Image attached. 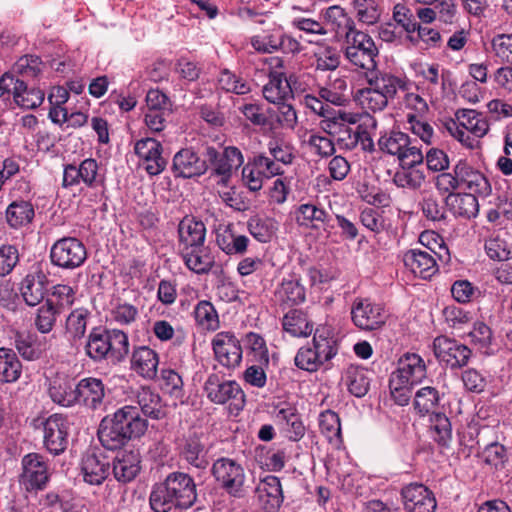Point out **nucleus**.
<instances>
[{"instance_id": "nucleus-44", "label": "nucleus", "mask_w": 512, "mask_h": 512, "mask_svg": "<svg viewBox=\"0 0 512 512\" xmlns=\"http://www.w3.org/2000/svg\"><path fill=\"white\" fill-rule=\"evenodd\" d=\"M90 313L86 309L73 310L66 319L65 333L73 343L80 341L86 332L87 319Z\"/></svg>"}, {"instance_id": "nucleus-55", "label": "nucleus", "mask_w": 512, "mask_h": 512, "mask_svg": "<svg viewBox=\"0 0 512 512\" xmlns=\"http://www.w3.org/2000/svg\"><path fill=\"white\" fill-rule=\"evenodd\" d=\"M358 100L363 108L372 112L384 110L390 100L385 99L381 93H377L368 86L358 91Z\"/></svg>"}, {"instance_id": "nucleus-30", "label": "nucleus", "mask_w": 512, "mask_h": 512, "mask_svg": "<svg viewBox=\"0 0 512 512\" xmlns=\"http://www.w3.org/2000/svg\"><path fill=\"white\" fill-rule=\"evenodd\" d=\"M112 471L117 481L122 483L132 481L140 471L139 454L134 451L118 454L113 461Z\"/></svg>"}, {"instance_id": "nucleus-4", "label": "nucleus", "mask_w": 512, "mask_h": 512, "mask_svg": "<svg viewBox=\"0 0 512 512\" xmlns=\"http://www.w3.org/2000/svg\"><path fill=\"white\" fill-rule=\"evenodd\" d=\"M343 52L345 58L354 66L364 70L376 68L379 50L372 37L354 28L345 33Z\"/></svg>"}, {"instance_id": "nucleus-12", "label": "nucleus", "mask_w": 512, "mask_h": 512, "mask_svg": "<svg viewBox=\"0 0 512 512\" xmlns=\"http://www.w3.org/2000/svg\"><path fill=\"white\" fill-rule=\"evenodd\" d=\"M406 512H435L437 501L434 493L424 484L410 483L401 490Z\"/></svg>"}, {"instance_id": "nucleus-16", "label": "nucleus", "mask_w": 512, "mask_h": 512, "mask_svg": "<svg viewBox=\"0 0 512 512\" xmlns=\"http://www.w3.org/2000/svg\"><path fill=\"white\" fill-rule=\"evenodd\" d=\"M212 346L215 357L222 366L231 369L240 365L242 347L239 340L232 333L220 332L216 334Z\"/></svg>"}, {"instance_id": "nucleus-40", "label": "nucleus", "mask_w": 512, "mask_h": 512, "mask_svg": "<svg viewBox=\"0 0 512 512\" xmlns=\"http://www.w3.org/2000/svg\"><path fill=\"white\" fill-rule=\"evenodd\" d=\"M42 61L35 55H25L18 59L11 70L5 74H12L13 78L23 79L29 82L34 80L42 72Z\"/></svg>"}, {"instance_id": "nucleus-53", "label": "nucleus", "mask_w": 512, "mask_h": 512, "mask_svg": "<svg viewBox=\"0 0 512 512\" xmlns=\"http://www.w3.org/2000/svg\"><path fill=\"white\" fill-rule=\"evenodd\" d=\"M218 84L219 87L226 92H232L238 95H244L250 92L249 84L227 69H224L220 73Z\"/></svg>"}, {"instance_id": "nucleus-37", "label": "nucleus", "mask_w": 512, "mask_h": 512, "mask_svg": "<svg viewBox=\"0 0 512 512\" xmlns=\"http://www.w3.org/2000/svg\"><path fill=\"white\" fill-rule=\"evenodd\" d=\"M367 369L350 365L343 376L344 383L348 391L355 397L361 398L365 396L370 387V378Z\"/></svg>"}, {"instance_id": "nucleus-15", "label": "nucleus", "mask_w": 512, "mask_h": 512, "mask_svg": "<svg viewBox=\"0 0 512 512\" xmlns=\"http://www.w3.org/2000/svg\"><path fill=\"white\" fill-rule=\"evenodd\" d=\"M69 422L67 417L55 413L44 422V444L47 450L59 455L64 452L68 444Z\"/></svg>"}, {"instance_id": "nucleus-58", "label": "nucleus", "mask_w": 512, "mask_h": 512, "mask_svg": "<svg viewBox=\"0 0 512 512\" xmlns=\"http://www.w3.org/2000/svg\"><path fill=\"white\" fill-rule=\"evenodd\" d=\"M295 365L305 371L314 372L323 364L314 347H302L295 356Z\"/></svg>"}, {"instance_id": "nucleus-38", "label": "nucleus", "mask_w": 512, "mask_h": 512, "mask_svg": "<svg viewBox=\"0 0 512 512\" xmlns=\"http://www.w3.org/2000/svg\"><path fill=\"white\" fill-rule=\"evenodd\" d=\"M22 373V364L19 361L14 350L10 348H0V382H16Z\"/></svg>"}, {"instance_id": "nucleus-62", "label": "nucleus", "mask_w": 512, "mask_h": 512, "mask_svg": "<svg viewBox=\"0 0 512 512\" xmlns=\"http://www.w3.org/2000/svg\"><path fill=\"white\" fill-rule=\"evenodd\" d=\"M485 250L492 260L504 261L509 259L510 250L507 242L499 235L491 236L486 240Z\"/></svg>"}, {"instance_id": "nucleus-33", "label": "nucleus", "mask_w": 512, "mask_h": 512, "mask_svg": "<svg viewBox=\"0 0 512 512\" xmlns=\"http://www.w3.org/2000/svg\"><path fill=\"white\" fill-rule=\"evenodd\" d=\"M109 330L102 327H94L88 335L85 351L94 361L109 359Z\"/></svg>"}, {"instance_id": "nucleus-28", "label": "nucleus", "mask_w": 512, "mask_h": 512, "mask_svg": "<svg viewBox=\"0 0 512 512\" xmlns=\"http://www.w3.org/2000/svg\"><path fill=\"white\" fill-rule=\"evenodd\" d=\"M159 364L158 354L147 346L134 349L131 357V368L141 377L153 380L157 376Z\"/></svg>"}, {"instance_id": "nucleus-41", "label": "nucleus", "mask_w": 512, "mask_h": 512, "mask_svg": "<svg viewBox=\"0 0 512 512\" xmlns=\"http://www.w3.org/2000/svg\"><path fill=\"white\" fill-rule=\"evenodd\" d=\"M440 400L441 395L435 387L425 386L415 393L413 406L415 411L423 417L436 412Z\"/></svg>"}, {"instance_id": "nucleus-18", "label": "nucleus", "mask_w": 512, "mask_h": 512, "mask_svg": "<svg viewBox=\"0 0 512 512\" xmlns=\"http://www.w3.org/2000/svg\"><path fill=\"white\" fill-rule=\"evenodd\" d=\"M162 145L154 138H143L135 143V153L146 162V171L150 175L160 174L167 165L162 156Z\"/></svg>"}, {"instance_id": "nucleus-61", "label": "nucleus", "mask_w": 512, "mask_h": 512, "mask_svg": "<svg viewBox=\"0 0 512 512\" xmlns=\"http://www.w3.org/2000/svg\"><path fill=\"white\" fill-rule=\"evenodd\" d=\"M14 345L18 353L26 360H34L39 357V350L35 345L33 336L25 333H17L14 338Z\"/></svg>"}, {"instance_id": "nucleus-32", "label": "nucleus", "mask_w": 512, "mask_h": 512, "mask_svg": "<svg viewBox=\"0 0 512 512\" xmlns=\"http://www.w3.org/2000/svg\"><path fill=\"white\" fill-rule=\"evenodd\" d=\"M296 221L300 226L307 228L319 229L321 227L324 230L327 228H333L330 224L332 217L323 209L313 204H302L297 210Z\"/></svg>"}, {"instance_id": "nucleus-50", "label": "nucleus", "mask_w": 512, "mask_h": 512, "mask_svg": "<svg viewBox=\"0 0 512 512\" xmlns=\"http://www.w3.org/2000/svg\"><path fill=\"white\" fill-rule=\"evenodd\" d=\"M319 427L321 433L332 442L341 440V424L337 413L332 410H326L320 414Z\"/></svg>"}, {"instance_id": "nucleus-13", "label": "nucleus", "mask_w": 512, "mask_h": 512, "mask_svg": "<svg viewBox=\"0 0 512 512\" xmlns=\"http://www.w3.org/2000/svg\"><path fill=\"white\" fill-rule=\"evenodd\" d=\"M435 356L451 368H461L467 365L471 350L464 344L446 336H438L433 341Z\"/></svg>"}, {"instance_id": "nucleus-3", "label": "nucleus", "mask_w": 512, "mask_h": 512, "mask_svg": "<svg viewBox=\"0 0 512 512\" xmlns=\"http://www.w3.org/2000/svg\"><path fill=\"white\" fill-rule=\"evenodd\" d=\"M203 390L212 403L228 404L231 414L238 415L245 406V394L240 385L236 381L225 379L223 374L210 373Z\"/></svg>"}, {"instance_id": "nucleus-54", "label": "nucleus", "mask_w": 512, "mask_h": 512, "mask_svg": "<svg viewBox=\"0 0 512 512\" xmlns=\"http://www.w3.org/2000/svg\"><path fill=\"white\" fill-rule=\"evenodd\" d=\"M316 69L332 71L340 65V52L332 46H324L315 53Z\"/></svg>"}, {"instance_id": "nucleus-11", "label": "nucleus", "mask_w": 512, "mask_h": 512, "mask_svg": "<svg viewBox=\"0 0 512 512\" xmlns=\"http://www.w3.org/2000/svg\"><path fill=\"white\" fill-rule=\"evenodd\" d=\"M351 319L361 330L372 331L385 323V314L379 304L369 299L356 298L351 307Z\"/></svg>"}, {"instance_id": "nucleus-23", "label": "nucleus", "mask_w": 512, "mask_h": 512, "mask_svg": "<svg viewBox=\"0 0 512 512\" xmlns=\"http://www.w3.org/2000/svg\"><path fill=\"white\" fill-rule=\"evenodd\" d=\"M47 284L48 278L41 269L27 274L19 288L24 302L31 307L40 304L45 298Z\"/></svg>"}, {"instance_id": "nucleus-25", "label": "nucleus", "mask_w": 512, "mask_h": 512, "mask_svg": "<svg viewBox=\"0 0 512 512\" xmlns=\"http://www.w3.org/2000/svg\"><path fill=\"white\" fill-rule=\"evenodd\" d=\"M256 495L263 510L277 512L283 502L282 487L278 477H265L256 488Z\"/></svg>"}, {"instance_id": "nucleus-56", "label": "nucleus", "mask_w": 512, "mask_h": 512, "mask_svg": "<svg viewBox=\"0 0 512 512\" xmlns=\"http://www.w3.org/2000/svg\"><path fill=\"white\" fill-rule=\"evenodd\" d=\"M250 234L259 242H269L274 234L273 224L269 219L254 216L248 221Z\"/></svg>"}, {"instance_id": "nucleus-8", "label": "nucleus", "mask_w": 512, "mask_h": 512, "mask_svg": "<svg viewBox=\"0 0 512 512\" xmlns=\"http://www.w3.org/2000/svg\"><path fill=\"white\" fill-rule=\"evenodd\" d=\"M50 259L54 266L72 270L80 267L87 259L85 245L75 237H63L50 249Z\"/></svg>"}, {"instance_id": "nucleus-21", "label": "nucleus", "mask_w": 512, "mask_h": 512, "mask_svg": "<svg viewBox=\"0 0 512 512\" xmlns=\"http://www.w3.org/2000/svg\"><path fill=\"white\" fill-rule=\"evenodd\" d=\"M366 80L368 87L377 93H381L385 99L395 98L398 90H406V82L401 78L387 72H382L373 68L367 70Z\"/></svg>"}, {"instance_id": "nucleus-24", "label": "nucleus", "mask_w": 512, "mask_h": 512, "mask_svg": "<svg viewBox=\"0 0 512 512\" xmlns=\"http://www.w3.org/2000/svg\"><path fill=\"white\" fill-rule=\"evenodd\" d=\"M391 377L398 378L402 383L417 385L426 377V365L419 355L407 353L400 358L398 369Z\"/></svg>"}, {"instance_id": "nucleus-31", "label": "nucleus", "mask_w": 512, "mask_h": 512, "mask_svg": "<svg viewBox=\"0 0 512 512\" xmlns=\"http://www.w3.org/2000/svg\"><path fill=\"white\" fill-rule=\"evenodd\" d=\"M109 469L110 464L103 456L87 454L82 459L84 481L91 485H100L109 475Z\"/></svg>"}, {"instance_id": "nucleus-1", "label": "nucleus", "mask_w": 512, "mask_h": 512, "mask_svg": "<svg viewBox=\"0 0 512 512\" xmlns=\"http://www.w3.org/2000/svg\"><path fill=\"white\" fill-rule=\"evenodd\" d=\"M136 403L138 406L125 405L101 420L97 436L105 449L120 450L144 435L148 427L145 417L160 419L164 416L161 397L149 387L138 390Z\"/></svg>"}, {"instance_id": "nucleus-7", "label": "nucleus", "mask_w": 512, "mask_h": 512, "mask_svg": "<svg viewBox=\"0 0 512 512\" xmlns=\"http://www.w3.org/2000/svg\"><path fill=\"white\" fill-rule=\"evenodd\" d=\"M13 95L15 103L24 109H36L43 101L45 93L30 86L23 79L13 78L12 74H3L0 78V97Z\"/></svg>"}, {"instance_id": "nucleus-63", "label": "nucleus", "mask_w": 512, "mask_h": 512, "mask_svg": "<svg viewBox=\"0 0 512 512\" xmlns=\"http://www.w3.org/2000/svg\"><path fill=\"white\" fill-rule=\"evenodd\" d=\"M147 111H166L172 113V103L159 89H150L146 95Z\"/></svg>"}, {"instance_id": "nucleus-34", "label": "nucleus", "mask_w": 512, "mask_h": 512, "mask_svg": "<svg viewBox=\"0 0 512 512\" xmlns=\"http://www.w3.org/2000/svg\"><path fill=\"white\" fill-rule=\"evenodd\" d=\"M446 205L454 215L468 219L476 217L479 211L478 200L473 193H450L446 197Z\"/></svg>"}, {"instance_id": "nucleus-20", "label": "nucleus", "mask_w": 512, "mask_h": 512, "mask_svg": "<svg viewBox=\"0 0 512 512\" xmlns=\"http://www.w3.org/2000/svg\"><path fill=\"white\" fill-rule=\"evenodd\" d=\"M205 159H201L191 149H182L173 158L172 171L175 177L192 178L200 176L207 171Z\"/></svg>"}, {"instance_id": "nucleus-35", "label": "nucleus", "mask_w": 512, "mask_h": 512, "mask_svg": "<svg viewBox=\"0 0 512 512\" xmlns=\"http://www.w3.org/2000/svg\"><path fill=\"white\" fill-rule=\"evenodd\" d=\"M186 266L197 274L208 273L214 265V257L204 245L180 252Z\"/></svg>"}, {"instance_id": "nucleus-39", "label": "nucleus", "mask_w": 512, "mask_h": 512, "mask_svg": "<svg viewBox=\"0 0 512 512\" xmlns=\"http://www.w3.org/2000/svg\"><path fill=\"white\" fill-rule=\"evenodd\" d=\"M283 329L295 337H306L313 331V325L300 309H291L283 317Z\"/></svg>"}, {"instance_id": "nucleus-19", "label": "nucleus", "mask_w": 512, "mask_h": 512, "mask_svg": "<svg viewBox=\"0 0 512 512\" xmlns=\"http://www.w3.org/2000/svg\"><path fill=\"white\" fill-rule=\"evenodd\" d=\"M459 180L460 189L469 190V193L488 196L491 185L488 179L478 170L471 167L466 161L460 160L453 168Z\"/></svg>"}, {"instance_id": "nucleus-14", "label": "nucleus", "mask_w": 512, "mask_h": 512, "mask_svg": "<svg viewBox=\"0 0 512 512\" xmlns=\"http://www.w3.org/2000/svg\"><path fill=\"white\" fill-rule=\"evenodd\" d=\"M77 393L78 404L97 411L105 407L110 390L100 378L86 377L77 383Z\"/></svg>"}, {"instance_id": "nucleus-5", "label": "nucleus", "mask_w": 512, "mask_h": 512, "mask_svg": "<svg viewBox=\"0 0 512 512\" xmlns=\"http://www.w3.org/2000/svg\"><path fill=\"white\" fill-rule=\"evenodd\" d=\"M211 474L221 489L233 497L244 495L246 475L244 468L236 460L221 457L211 468Z\"/></svg>"}, {"instance_id": "nucleus-45", "label": "nucleus", "mask_w": 512, "mask_h": 512, "mask_svg": "<svg viewBox=\"0 0 512 512\" xmlns=\"http://www.w3.org/2000/svg\"><path fill=\"white\" fill-rule=\"evenodd\" d=\"M61 313L52 298H47L36 313L34 320L35 327L40 333L46 334L52 331L58 315Z\"/></svg>"}, {"instance_id": "nucleus-64", "label": "nucleus", "mask_w": 512, "mask_h": 512, "mask_svg": "<svg viewBox=\"0 0 512 512\" xmlns=\"http://www.w3.org/2000/svg\"><path fill=\"white\" fill-rule=\"evenodd\" d=\"M161 378L164 389L175 398L183 397V380L181 376L172 369H163Z\"/></svg>"}, {"instance_id": "nucleus-36", "label": "nucleus", "mask_w": 512, "mask_h": 512, "mask_svg": "<svg viewBox=\"0 0 512 512\" xmlns=\"http://www.w3.org/2000/svg\"><path fill=\"white\" fill-rule=\"evenodd\" d=\"M5 216L7 224L13 229H18L32 222L35 211L29 201L16 200L8 205Z\"/></svg>"}, {"instance_id": "nucleus-46", "label": "nucleus", "mask_w": 512, "mask_h": 512, "mask_svg": "<svg viewBox=\"0 0 512 512\" xmlns=\"http://www.w3.org/2000/svg\"><path fill=\"white\" fill-rule=\"evenodd\" d=\"M77 394V385L73 388L68 381L54 382L49 388L52 401L64 407L78 404Z\"/></svg>"}, {"instance_id": "nucleus-51", "label": "nucleus", "mask_w": 512, "mask_h": 512, "mask_svg": "<svg viewBox=\"0 0 512 512\" xmlns=\"http://www.w3.org/2000/svg\"><path fill=\"white\" fill-rule=\"evenodd\" d=\"M195 319L199 325L209 330L219 327V319L216 309L209 301H200L194 310Z\"/></svg>"}, {"instance_id": "nucleus-57", "label": "nucleus", "mask_w": 512, "mask_h": 512, "mask_svg": "<svg viewBox=\"0 0 512 512\" xmlns=\"http://www.w3.org/2000/svg\"><path fill=\"white\" fill-rule=\"evenodd\" d=\"M281 32L279 30L272 33H263L251 38L253 48L261 53H272L279 50Z\"/></svg>"}, {"instance_id": "nucleus-26", "label": "nucleus", "mask_w": 512, "mask_h": 512, "mask_svg": "<svg viewBox=\"0 0 512 512\" xmlns=\"http://www.w3.org/2000/svg\"><path fill=\"white\" fill-rule=\"evenodd\" d=\"M427 250L411 249L404 254V264L411 272L423 279H428L433 276L437 270V263L432 255L434 251L429 248Z\"/></svg>"}, {"instance_id": "nucleus-52", "label": "nucleus", "mask_w": 512, "mask_h": 512, "mask_svg": "<svg viewBox=\"0 0 512 512\" xmlns=\"http://www.w3.org/2000/svg\"><path fill=\"white\" fill-rule=\"evenodd\" d=\"M353 6L358 21L363 24H375L381 15L378 4L375 0H354Z\"/></svg>"}, {"instance_id": "nucleus-2", "label": "nucleus", "mask_w": 512, "mask_h": 512, "mask_svg": "<svg viewBox=\"0 0 512 512\" xmlns=\"http://www.w3.org/2000/svg\"><path fill=\"white\" fill-rule=\"evenodd\" d=\"M154 512L189 509L197 501L194 479L184 472H171L164 481L156 483L149 497Z\"/></svg>"}, {"instance_id": "nucleus-47", "label": "nucleus", "mask_w": 512, "mask_h": 512, "mask_svg": "<svg viewBox=\"0 0 512 512\" xmlns=\"http://www.w3.org/2000/svg\"><path fill=\"white\" fill-rule=\"evenodd\" d=\"M430 428L433 431V439L442 446H447L452 437V429L449 418L441 412L430 414Z\"/></svg>"}, {"instance_id": "nucleus-10", "label": "nucleus", "mask_w": 512, "mask_h": 512, "mask_svg": "<svg viewBox=\"0 0 512 512\" xmlns=\"http://www.w3.org/2000/svg\"><path fill=\"white\" fill-rule=\"evenodd\" d=\"M206 164L210 165L213 173L221 176V182L226 184L232 176L234 170L243 164V155L241 151L234 146L226 147L219 152L215 147L207 146L204 152Z\"/></svg>"}, {"instance_id": "nucleus-49", "label": "nucleus", "mask_w": 512, "mask_h": 512, "mask_svg": "<svg viewBox=\"0 0 512 512\" xmlns=\"http://www.w3.org/2000/svg\"><path fill=\"white\" fill-rule=\"evenodd\" d=\"M109 359L122 361L129 353V340L126 333L118 329L109 330Z\"/></svg>"}, {"instance_id": "nucleus-59", "label": "nucleus", "mask_w": 512, "mask_h": 512, "mask_svg": "<svg viewBox=\"0 0 512 512\" xmlns=\"http://www.w3.org/2000/svg\"><path fill=\"white\" fill-rule=\"evenodd\" d=\"M78 170L81 173V181L88 187L93 188L102 183V179L98 174L99 166L95 159L87 158L83 160Z\"/></svg>"}, {"instance_id": "nucleus-48", "label": "nucleus", "mask_w": 512, "mask_h": 512, "mask_svg": "<svg viewBox=\"0 0 512 512\" xmlns=\"http://www.w3.org/2000/svg\"><path fill=\"white\" fill-rule=\"evenodd\" d=\"M325 18L328 23L334 26L336 33L343 36H345V33L356 28L354 20L340 6H330L327 8Z\"/></svg>"}, {"instance_id": "nucleus-17", "label": "nucleus", "mask_w": 512, "mask_h": 512, "mask_svg": "<svg viewBox=\"0 0 512 512\" xmlns=\"http://www.w3.org/2000/svg\"><path fill=\"white\" fill-rule=\"evenodd\" d=\"M202 435L192 432L184 437L179 444V457L197 469H206L209 465L208 449Z\"/></svg>"}, {"instance_id": "nucleus-43", "label": "nucleus", "mask_w": 512, "mask_h": 512, "mask_svg": "<svg viewBox=\"0 0 512 512\" xmlns=\"http://www.w3.org/2000/svg\"><path fill=\"white\" fill-rule=\"evenodd\" d=\"M419 165H401V169L396 171L393 176L395 185L400 188L419 189L426 178L423 170L418 168Z\"/></svg>"}, {"instance_id": "nucleus-29", "label": "nucleus", "mask_w": 512, "mask_h": 512, "mask_svg": "<svg viewBox=\"0 0 512 512\" xmlns=\"http://www.w3.org/2000/svg\"><path fill=\"white\" fill-rule=\"evenodd\" d=\"M275 297L279 306L284 310L305 301V288L297 278L283 279L275 292Z\"/></svg>"}, {"instance_id": "nucleus-9", "label": "nucleus", "mask_w": 512, "mask_h": 512, "mask_svg": "<svg viewBox=\"0 0 512 512\" xmlns=\"http://www.w3.org/2000/svg\"><path fill=\"white\" fill-rule=\"evenodd\" d=\"M22 473L19 482L26 491L43 490L50 479V471L45 457L39 453H29L22 458Z\"/></svg>"}, {"instance_id": "nucleus-60", "label": "nucleus", "mask_w": 512, "mask_h": 512, "mask_svg": "<svg viewBox=\"0 0 512 512\" xmlns=\"http://www.w3.org/2000/svg\"><path fill=\"white\" fill-rule=\"evenodd\" d=\"M495 56L502 62L512 64V34L496 35L491 42Z\"/></svg>"}, {"instance_id": "nucleus-22", "label": "nucleus", "mask_w": 512, "mask_h": 512, "mask_svg": "<svg viewBox=\"0 0 512 512\" xmlns=\"http://www.w3.org/2000/svg\"><path fill=\"white\" fill-rule=\"evenodd\" d=\"M179 251H186L204 245L205 224L193 217H184L178 225Z\"/></svg>"}, {"instance_id": "nucleus-6", "label": "nucleus", "mask_w": 512, "mask_h": 512, "mask_svg": "<svg viewBox=\"0 0 512 512\" xmlns=\"http://www.w3.org/2000/svg\"><path fill=\"white\" fill-rule=\"evenodd\" d=\"M379 149L389 155L397 156L400 165L423 164L424 156L417 146L413 145L408 134L392 131L378 140Z\"/></svg>"}, {"instance_id": "nucleus-42", "label": "nucleus", "mask_w": 512, "mask_h": 512, "mask_svg": "<svg viewBox=\"0 0 512 512\" xmlns=\"http://www.w3.org/2000/svg\"><path fill=\"white\" fill-rule=\"evenodd\" d=\"M313 347L323 364L337 354V341L329 328H317L313 336Z\"/></svg>"}, {"instance_id": "nucleus-27", "label": "nucleus", "mask_w": 512, "mask_h": 512, "mask_svg": "<svg viewBox=\"0 0 512 512\" xmlns=\"http://www.w3.org/2000/svg\"><path fill=\"white\" fill-rule=\"evenodd\" d=\"M264 98L273 104L294 99L289 80L282 71H271L269 81L262 90Z\"/></svg>"}]
</instances>
